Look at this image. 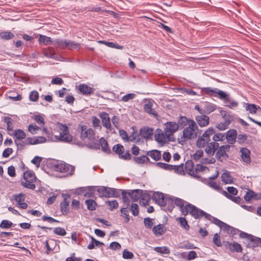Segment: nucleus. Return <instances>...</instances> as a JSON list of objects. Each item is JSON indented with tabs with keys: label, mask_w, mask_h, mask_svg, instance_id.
<instances>
[{
	"label": "nucleus",
	"mask_w": 261,
	"mask_h": 261,
	"mask_svg": "<svg viewBox=\"0 0 261 261\" xmlns=\"http://www.w3.org/2000/svg\"><path fill=\"white\" fill-rule=\"evenodd\" d=\"M224 136L225 135L223 134L218 133L214 135L213 140L215 141L214 142L222 141L224 138Z\"/></svg>",
	"instance_id": "obj_64"
},
{
	"label": "nucleus",
	"mask_w": 261,
	"mask_h": 261,
	"mask_svg": "<svg viewBox=\"0 0 261 261\" xmlns=\"http://www.w3.org/2000/svg\"><path fill=\"white\" fill-rule=\"evenodd\" d=\"M207 185L211 188L218 191H220L222 189L221 187L214 181H208L207 182Z\"/></svg>",
	"instance_id": "obj_60"
},
{
	"label": "nucleus",
	"mask_w": 261,
	"mask_h": 261,
	"mask_svg": "<svg viewBox=\"0 0 261 261\" xmlns=\"http://www.w3.org/2000/svg\"><path fill=\"white\" fill-rule=\"evenodd\" d=\"M180 126L185 127L182 134L178 138V142L181 145L185 144L187 141L197 138L200 134V130L196 123L186 117L180 116L178 119Z\"/></svg>",
	"instance_id": "obj_1"
},
{
	"label": "nucleus",
	"mask_w": 261,
	"mask_h": 261,
	"mask_svg": "<svg viewBox=\"0 0 261 261\" xmlns=\"http://www.w3.org/2000/svg\"><path fill=\"white\" fill-rule=\"evenodd\" d=\"M154 139L158 143L163 145L171 139L164 130L157 128L154 132Z\"/></svg>",
	"instance_id": "obj_11"
},
{
	"label": "nucleus",
	"mask_w": 261,
	"mask_h": 261,
	"mask_svg": "<svg viewBox=\"0 0 261 261\" xmlns=\"http://www.w3.org/2000/svg\"><path fill=\"white\" fill-rule=\"evenodd\" d=\"M228 192L222 190L221 193L222 195L225 196L227 198L231 200L236 203H239L241 200L240 197H234L238 194V190L233 187H228L227 188Z\"/></svg>",
	"instance_id": "obj_10"
},
{
	"label": "nucleus",
	"mask_w": 261,
	"mask_h": 261,
	"mask_svg": "<svg viewBox=\"0 0 261 261\" xmlns=\"http://www.w3.org/2000/svg\"><path fill=\"white\" fill-rule=\"evenodd\" d=\"M213 243L218 247L222 246L220 238L218 233H215L213 237Z\"/></svg>",
	"instance_id": "obj_62"
},
{
	"label": "nucleus",
	"mask_w": 261,
	"mask_h": 261,
	"mask_svg": "<svg viewBox=\"0 0 261 261\" xmlns=\"http://www.w3.org/2000/svg\"><path fill=\"white\" fill-rule=\"evenodd\" d=\"M13 226V223L7 220H3L0 224V227L3 229L11 228Z\"/></svg>",
	"instance_id": "obj_53"
},
{
	"label": "nucleus",
	"mask_w": 261,
	"mask_h": 261,
	"mask_svg": "<svg viewBox=\"0 0 261 261\" xmlns=\"http://www.w3.org/2000/svg\"><path fill=\"white\" fill-rule=\"evenodd\" d=\"M80 138L85 141H93L95 139V134L94 130L86 125L80 126Z\"/></svg>",
	"instance_id": "obj_8"
},
{
	"label": "nucleus",
	"mask_w": 261,
	"mask_h": 261,
	"mask_svg": "<svg viewBox=\"0 0 261 261\" xmlns=\"http://www.w3.org/2000/svg\"><path fill=\"white\" fill-rule=\"evenodd\" d=\"M219 146V144L217 142L208 143L205 146V152L208 156H212Z\"/></svg>",
	"instance_id": "obj_22"
},
{
	"label": "nucleus",
	"mask_w": 261,
	"mask_h": 261,
	"mask_svg": "<svg viewBox=\"0 0 261 261\" xmlns=\"http://www.w3.org/2000/svg\"><path fill=\"white\" fill-rule=\"evenodd\" d=\"M70 197L69 194L65 195L64 200L60 203V210L63 215H66L69 213V201L67 199Z\"/></svg>",
	"instance_id": "obj_19"
},
{
	"label": "nucleus",
	"mask_w": 261,
	"mask_h": 261,
	"mask_svg": "<svg viewBox=\"0 0 261 261\" xmlns=\"http://www.w3.org/2000/svg\"><path fill=\"white\" fill-rule=\"evenodd\" d=\"M15 37L14 34L9 31L0 32V39L8 40L13 39Z\"/></svg>",
	"instance_id": "obj_34"
},
{
	"label": "nucleus",
	"mask_w": 261,
	"mask_h": 261,
	"mask_svg": "<svg viewBox=\"0 0 261 261\" xmlns=\"http://www.w3.org/2000/svg\"><path fill=\"white\" fill-rule=\"evenodd\" d=\"M139 134L141 137L148 140L151 139L154 134V130L152 128L146 126L140 129Z\"/></svg>",
	"instance_id": "obj_17"
},
{
	"label": "nucleus",
	"mask_w": 261,
	"mask_h": 261,
	"mask_svg": "<svg viewBox=\"0 0 261 261\" xmlns=\"http://www.w3.org/2000/svg\"><path fill=\"white\" fill-rule=\"evenodd\" d=\"M80 47V44L78 43L68 40L67 48L69 49H76Z\"/></svg>",
	"instance_id": "obj_59"
},
{
	"label": "nucleus",
	"mask_w": 261,
	"mask_h": 261,
	"mask_svg": "<svg viewBox=\"0 0 261 261\" xmlns=\"http://www.w3.org/2000/svg\"><path fill=\"white\" fill-rule=\"evenodd\" d=\"M222 181L225 184H231L233 182V178L229 173L224 172L221 175Z\"/></svg>",
	"instance_id": "obj_43"
},
{
	"label": "nucleus",
	"mask_w": 261,
	"mask_h": 261,
	"mask_svg": "<svg viewBox=\"0 0 261 261\" xmlns=\"http://www.w3.org/2000/svg\"><path fill=\"white\" fill-rule=\"evenodd\" d=\"M36 177L35 173L31 171H26L23 173V179L21 181V185L28 189L34 190L36 188L35 182Z\"/></svg>",
	"instance_id": "obj_6"
},
{
	"label": "nucleus",
	"mask_w": 261,
	"mask_h": 261,
	"mask_svg": "<svg viewBox=\"0 0 261 261\" xmlns=\"http://www.w3.org/2000/svg\"><path fill=\"white\" fill-rule=\"evenodd\" d=\"M154 250L158 253H161V254H168L170 253V251L169 249L166 247H155Z\"/></svg>",
	"instance_id": "obj_50"
},
{
	"label": "nucleus",
	"mask_w": 261,
	"mask_h": 261,
	"mask_svg": "<svg viewBox=\"0 0 261 261\" xmlns=\"http://www.w3.org/2000/svg\"><path fill=\"white\" fill-rule=\"evenodd\" d=\"M81 93L84 95H89L93 92V88H91L86 84H80L78 88Z\"/></svg>",
	"instance_id": "obj_29"
},
{
	"label": "nucleus",
	"mask_w": 261,
	"mask_h": 261,
	"mask_svg": "<svg viewBox=\"0 0 261 261\" xmlns=\"http://www.w3.org/2000/svg\"><path fill=\"white\" fill-rule=\"evenodd\" d=\"M195 119L200 127L206 126L210 123V118L206 115H201L197 116L195 117Z\"/></svg>",
	"instance_id": "obj_24"
},
{
	"label": "nucleus",
	"mask_w": 261,
	"mask_h": 261,
	"mask_svg": "<svg viewBox=\"0 0 261 261\" xmlns=\"http://www.w3.org/2000/svg\"><path fill=\"white\" fill-rule=\"evenodd\" d=\"M3 120L4 122L7 124V129L8 130H12L14 127L13 120L11 118L8 116L4 117Z\"/></svg>",
	"instance_id": "obj_42"
},
{
	"label": "nucleus",
	"mask_w": 261,
	"mask_h": 261,
	"mask_svg": "<svg viewBox=\"0 0 261 261\" xmlns=\"http://www.w3.org/2000/svg\"><path fill=\"white\" fill-rule=\"evenodd\" d=\"M57 245V242L56 240L54 239H50L49 240H47L45 242V246L47 251L50 252L54 250L56 246Z\"/></svg>",
	"instance_id": "obj_33"
},
{
	"label": "nucleus",
	"mask_w": 261,
	"mask_h": 261,
	"mask_svg": "<svg viewBox=\"0 0 261 261\" xmlns=\"http://www.w3.org/2000/svg\"><path fill=\"white\" fill-rule=\"evenodd\" d=\"M245 109L251 114H255L258 109H261L258 106H257L254 104L246 103Z\"/></svg>",
	"instance_id": "obj_45"
},
{
	"label": "nucleus",
	"mask_w": 261,
	"mask_h": 261,
	"mask_svg": "<svg viewBox=\"0 0 261 261\" xmlns=\"http://www.w3.org/2000/svg\"><path fill=\"white\" fill-rule=\"evenodd\" d=\"M255 195V192L252 190H248L245 195L244 196V199L245 200L249 201L251 199H253V196Z\"/></svg>",
	"instance_id": "obj_61"
},
{
	"label": "nucleus",
	"mask_w": 261,
	"mask_h": 261,
	"mask_svg": "<svg viewBox=\"0 0 261 261\" xmlns=\"http://www.w3.org/2000/svg\"><path fill=\"white\" fill-rule=\"evenodd\" d=\"M14 136L15 138V140H21L25 139L26 137V134L25 132L20 129H17L14 130Z\"/></svg>",
	"instance_id": "obj_35"
},
{
	"label": "nucleus",
	"mask_w": 261,
	"mask_h": 261,
	"mask_svg": "<svg viewBox=\"0 0 261 261\" xmlns=\"http://www.w3.org/2000/svg\"><path fill=\"white\" fill-rule=\"evenodd\" d=\"M51 169L56 172L66 173L67 175H71L74 172V167L65 163L53 164Z\"/></svg>",
	"instance_id": "obj_7"
},
{
	"label": "nucleus",
	"mask_w": 261,
	"mask_h": 261,
	"mask_svg": "<svg viewBox=\"0 0 261 261\" xmlns=\"http://www.w3.org/2000/svg\"><path fill=\"white\" fill-rule=\"evenodd\" d=\"M42 127L37 126L35 123H31L28 126V130L32 135L37 134L38 132L40 130Z\"/></svg>",
	"instance_id": "obj_36"
},
{
	"label": "nucleus",
	"mask_w": 261,
	"mask_h": 261,
	"mask_svg": "<svg viewBox=\"0 0 261 261\" xmlns=\"http://www.w3.org/2000/svg\"><path fill=\"white\" fill-rule=\"evenodd\" d=\"M99 143L100 144L102 149L104 152L108 153L110 152V149L109 148L108 143L103 138L100 139Z\"/></svg>",
	"instance_id": "obj_44"
},
{
	"label": "nucleus",
	"mask_w": 261,
	"mask_h": 261,
	"mask_svg": "<svg viewBox=\"0 0 261 261\" xmlns=\"http://www.w3.org/2000/svg\"><path fill=\"white\" fill-rule=\"evenodd\" d=\"M24 143L28 145L38 144L37 137H28L24 140Z\"/></svg>",
	"instance_id": "obj_54"
},
{
	"label": "nucleus",
	"mask_w": 261,
	"mask_h": 261,
	"mask_svg": "<svg viewBox=\"0 0 261 261\" xmlns=\"http://www.w3.org/2000/svg\"><path fill=\"white\" fill-rule=\"evenodd\" d=\"M221 113L225 121L219 123L216 127L218 129L223 130L228 128V126L232 120V118L230 115H227L226 112L224 111H221Z\"/></svg>",
	"instance_id": "obj_15"
},
{
	"label": "nucleus",
	"mask_w": 261,
	"mask_h": 261,
	"mask_svg": "<svg viewBox=\"0 0 261 261\" xmlns=\"http://www.w3.org/2000/svg\"><path fill=\"white\" fill-rule=\"evenodd\" d=\"M207 220H208L217 225L218 227H219L221 229L223 228V226L224 224V222L221 221V220L218 219L217 218L215 217H213L211 216V218L210 219H206Z\"/></svg>",
	"instance_id": "obj_52"
},
{
	"label": "nucleus",
	"mask_w": 261,
	"mask_h": 261,
	"mask_svg": "<svg viewBox=\"0 0 261 261\" xmlns=\"http://www.w3.org/2000/svg\"><path fill=\"white\" fill-rule=\"evenodd\" d=\"M185 171L189 175L196 178H199L200 172H207L209 171L208 168L200 164H197L194 167V163L192 160H188L185 166Z\"/></svg>",
	"instance_id": "obj_5"
},
{
	"label": "nucleus",
	"mask_w": 261,
	"mask_h": 261,
	"mask_svg": "<svg viewBox=\"0 0 261 261\" xmlns=\"http://www.w3.org/2000/svg\"><path fill=\"white\" fill-rule=\"evenodd\" d=\"M54 43L58 47L61 48L62 49H65L67 47L68 40L57 39L54 41Z\"/></svg>",
	"instance_id": "obj_32"
},
{
	"label": "nucleus",
	"mask_w": 261,
	"mask_h": 261,
	"mask_svg": "<svg viewBox=\"0 0 261 261\" xmlns=\"http://www.w3.org/2000/svg\"><path fill=\"white\" fill-rule=\"evenodd\" d=\"M215 129L213 127H210L207 129L200 137L198 138L197 141V145L199 148H203L210 141V136L214 134Z\"/></svg>",
	"instance_id": "obj_9"
},
{
	"label": "nucleus",
	"mask_w": 261,
	"mask_h": 261,
	"mask_svg": "<svg viewBox=\"0 0 261 261\" xmlns=\"http://www.w3.org/2000/svg\"><path fill=\"white\" fill-rule=\"evenodd\" d=\"M201 91L203 94L218 97L220 99L223 100L225 103H229V105H226V106L229 108H236L238 106V102L232 99L228 93L218 88L204 87L201 89Z\"/></svg>",
	"instance_id": "obj_2"
},
{
	"label": "nucleus",
	"mask_w": 261,
	"mask_h": 261,
	"mask_svg": "<svg viewBox=\"0 0 261 261\" xmlns=\"http://www.w3.org/2000/svg\"><path fill=\"white\" fill-rule=\"evenodd\" d=\"M38 41L40 43H42L45 45L51 44L53 42L51 38L43 35H39Z\"/></svg>",
	"instance_id": "obj_37"
},
{
	"label": "nucleus",
	"mask_w": 261,
	"mask_h": 261,
	"mask_svg": "<svg viewBox=\"0 0 261 261\" xmlns=\"http://www.w3.org/2000/svg\"><path fill=\"white\" fill-rule=\"evenodd\" d=\"M13 199L16 202L17 205L18 207L22 209L27 208L28 205L24 201L25 196L24 194L19 193L18 194H14L13 195Z\"/></svg>",
	"instance_id": "obj_16"
},
{
	"label": "nucleus",
	"mask_w": 261,
	"mask_h": 261,
	"mask_svg": "<svg viewBox=\"0 0 261 261\" xmlns=\"http://www.w3.org/2000/svg\"><path fill=\"white\" fill-rule=\"evenodd\" d=\"M147 155L155 161L160 160L162 156L161 152L158 150H152L148 151Z\"/></svg>",
	"instance_id": "obj_30"
},
{
	"label": "nucleus",
	"mask_w": 261,
	"mask_h": 261,
	"mask_svg": "<svg viewBox=\"0 0 261 261\" xmlns=\"http://www.w3.org/2000/svg\"><path fill=\"white\" fill-rule=\"evenodd\" d=\"M39 98V93L35 90L31 92L29 95V99L31 101H36Z\"/></svg>",
	"instance_id": "obj_56"
},
{
	"label": "nucleus",
	"mask_w": 261,
	"mask_h": 261,
	"mask_svg": "<svg viewBox=\"0 0 261 261\" xmlns=\"http://www.w3.org/2000/svg\"><path fill=\"white\" fill-rule=\"evenodd\" d=\"M134 160L136 163L139 164H147L150 162L149 159L146 155L134 157Z\"/></svg>",
	"instance_id": "obj_39"
},
{
	"label": "nucleus",
	"mask_w": 261,
	"mask_h": 261,
	"mask_svg": "<svg viewBox=\"0 0 261 261\" xmlns=\"http://www.w3.org/2000/svg\"><path fill=\"white\" fill-rule=\"evenodd\" d=\"M176 221L179 223L180 226L186 230L190 229V226L188 224V222L186 218L184 217H178L176 218Z\"/></svg>",
	"instance_id": "obj_38"
},
{
	"label": "nucleus",
	"mask_w": 261,
	"mask_h": 261,
	"mask_svg": "<svg viewBox=\"0 0 261 261\" xmlns=\"http://www.w3.org/2000/svg\"><path fill=\"white\" fill-rule=\"evenodd\" d=\"M99 196L105 197H115L117 196L115 189L101 187L97 189Z\"/></svg>",
	"instance_id": "obj_13"
},
{
	"label": "nucleus",
	"mask_w": 261,
	"mask_h": 261,
	"mask_svg": "<svg viewBox=\"0 0 261 261\" xmlns=\"http://www.w3.org/2000/svg\"><path fill=\"white\" fill-rule=\"evenodd\" d=\"M173 171L180 175L185 174V170L184 168V164H181L179 165H174Z\"/></svg>",
	"instance_id": "obj_51"
},
{
	"label": "nucleus",
	"mask_w": 261,
	"mask_h": 261,
	"mask_svg": "<svg viewBox=\"0 0 261 261\" xmlns=\"http://www.w3.org/2000/svg\"><path fill=\"white\" fill-rule=\"evenodd\" d=\"M166 231V228L163 224H159L155 226L152 228V231L155 236H161Z\"/></svg>",
	"instance_id": "obj_27"
},
{
	"label": "nucleus",
	"mask_w": 261,
	"mask_h": 261,
	"mask_svg": "<svg viewBox=\"0 0 261 261\" xmlns=\"http://www.w3.org/2000/svg\"><path fill=\"white\" fill-rule=\"evenodd\" d=\"M237 137V132L236 129H230L226 133V138L228 142L230 144H233Z\"/></svg>",
	"instance_id": "obj_25"
},
{
	"label": "nucleus",
	"mask_w": 261,
	"mask_h": 261,
	"mask_svg": "<svg viewBox=\"0 0 261 261\" xmlns=\"http://www.w3.org/2000/svg\"><path fill=\"white\" fill-rule=\"evenodd\" d=\"M99 116L102 120L103 126L109 130H111L112 126L109 114L105 112H102L99 114Z\"/></svg>",
	"instance_id": "obj_21"
},
{
	"label": "nucleus",
	"mask_w": 261,
	"mask_h": 261,
	"mask_svg": "<svg viewBox=\"0 0 261 261\" xmlns=\"http://www.w3.org/2000/svg\"><path fill=\"white\" fill-rule=\"evenodd\" d=\"M33 119L38 123V124L42 127V130L45 135L48 136L49 131L47 128L45 126V121L43 117L41 115H36L33 116Z\"/></svg>",
	"instance_id": "obj_23"
},
{
	"label": "nucleus",
	"mask_w": 261,
	"mask_h": 261,
	"mask_svg": "<svg viewBox=\"0 0 261 261\" xmlns=\"http://www.w3.org/2000/svg\"><path fill=\"white\" fill-rule=\"evenodd\" d=\"M106 202L108 204L109 209L111 211L117 208L118 207V203L116 200L108 201Z\"/></svg>",
	"instance_id": "obj_55"
},
{
	"label": "nucleus",
	"mask_w": 261,
	"mask_h": 261,
	"mask_svg": "<svg viewBox=\"0 0 261 261\" xmlns=\"http://www.w3.org/2000/svg\"><path fill=\"white\" fill-rule=\"evenodd\" d=\"M142 190H136L130 193V198L134 201H137L142 195Z\"/></svg>",
	"instance_id": "obj_40"
},
{
	"label": "nucleus",
	"mask_w": 261,
	"mask_h": 261,
	"mask_svg": "<svg viewBox=\"0 0 261 261\" xmlns=\"http://www.w3.org/2000/svg\"><path fill=\"white\" fill-rule=\"evenodd\" d=\"M58 126L60 135H53L49 133L47 137L49 142H64L69 143L72 141V136L69 134V128L66 124L58 123Z\"/></svg>",
	"instance_id": "obj_3"
},
{
	"label": "nucleus",
	"mask_w": 261,
	"mask_h": 261,
	"mask_svg": "<svg viewBox=\"0 0 261 261\" xmlns=\"http://www.w3.org/2000/svg\"><path fill=\"white\" fill-rule=\"evenodd\" d=\"M85 203L89 210L93 211L96 209V203L94 200L91 199L86 200Z\"/></svg>",
	"instance_id": "obj_47"
},
{
	"label": "nucleus",
	"mask_w": 261,
	"mask_h": 261,
	"mask_svg": "<svg viewBox=\"0 0 261 261\" xmlns=\"http://www.w3.org/2000/svg\"><path fill=\"white\" fill-rule=\"evenodd\" d=\"M204 108V113L210 114L216 109L217 106L213 103L206 102Z\"/></svg>",
	"instance_id": "obj_41"
},
{
	"label": "nucleus",
	"mask_w": 261,
	"mask_h": 261,
	"mask_svg": "<svg viewBox=\"0 0 261 261\" xmlns=\"http://www.w3.org/2000/svg\"><path fill=\"white\" fill-rule=\"evenodd\" d=\"M240 152L242 160L246 164H249L251 163L250 151L245 147L240 149Z\"/></svg>",
	"instance_id": "obj_20"
},
{
	"label": "nucleus",
	"mask_w": 261,
	"mask_h": 261,
	"mask_svg": "<svg viewBox=\"0 0 261 261\" xmlns=\"http://www.w3.org/2000/svg\"><path fill=\"white\" fill-rule=\"evenodd\" d=\"M152 199L156 203L161 206H164L166 205L167 199L162 193L159 192L154 193L153 194Z\"/></svg>",
	"instance_id": "obj_18"
},
{
	"label": "nucleus",
	"mask_w": 261,
	"mask_h": 261,
	"mask_svg": "<svg viewBox=\"0 0 261 261\" xmlns=\"http://www.w3.org/2000/svg\"><path fill=\"white\" fill-rule=\"evenodd\" d=\"M113 150L118 154L120 158L124 160H129L131 159V154L129 150L124 153V147L122 145L118 144L114 146Z\"/></svg>",
	"instance_id": "obj_14"
},
{
	"label": "nucleus",
	"mask_w": 261,
	"mask_h": 261,
	"mask_svg": "<svg viewBox=\"0 0 261 261\" xmlns=\"http://www.w3.org/2000/svg\"><path fill=\"white\" fill-rule=\"evenodd\" d=\"M248 136L246 134H239L237 138V142L239 144H244L247 141Z\"/></svg>",
	"instance_id": "obj_57"
},
{
	"label": "nucleus",
	"mask_w": 261,
	"mask_h": 261,
	"mask_svg": "<svg viewBox=\"0 0 261 261\" xmlns=\"http://www.w3.org/2000/svg\"><path fill=\"white\" fill-rule=\"evenodd\" d=\"M172 201L177 206L179 207L180 211L183 214V211L186 208L185 204L187 202L179 198H174Z\"/></svg>",
	"instance_id": "obj_31"
},
{
	"label": "nucleus",
	"mask_w": 261,
	"mask_h": 261,
	"mask_svg": "<svg viewBox=\"0 0 261 261\" xmlns=\"http://www.w3.org/2000/svg\"><path fill=\"white\" fill-rule=\"evenodd\" d=\"M223 231L226 232L228 233L231 234H234L236 233V231H238L237 229L234 228L233 227L228 225L226 223H224L223 228L222 229Z\"/></svg>",
	"instance_id": "obj_46"
},
{
	"label": "nucleus",
	"mask_w": 261,
	"mask_h": 261,
	"mask_svg": "<svg viewBox=\"0 0 261 261\" xmlns=\"http://www.w3.org/2000/svg\"><path fill=\"white\" fill-rule=\"evenodd\" d=\"M54 232L56 234L64 236L66 234V231L65 229L61 227H56L54 229Z\"/></svg>",
	"instance_id": "obj_58"
},
{
	"label": "nucleus",
	"mask_w": 261,
	"mask_h": 261,
	"mask_svg": "<svg viewBox=\"0 0 261 261\" xmlns=\"http://www.w3.org/2000/svg\"><path fill=\"white\" fill-rule=\"evenodd\" d=\"M164 132L167 133L171 139L174 134L178 130L180 125L178 122L176 123L174 121H168L164 124Z\"/></svg>",
	"instance_id": "obj_12"
},
{
	"label": "nucleus",
	"mask_w": 261,
	"mask_h": 261,
	"mask_svg": "<svg viewBox=\"0 0 261 261\" xmlns=\"http://www.w3.org/2000/svg\"><path fill=\"white\" fill-rule=\"evenodd\" d=\"M153 103L150 101H148L144 105V110L145 112L148 114L151 115L154 117H157L158 114L155 113V112L152 109Z\"/></svg>",
	"instance_id": "obj_28"
},
{
	"label": "nucleus",
	"mask_w": 261,
	"mask_h": 261,
	"mask_svg": "<svg viewBox=\"0 0 261 261\" xmlns=\"http://www.w3.org/2000/svg\"><path fill=\"white\" fill-rule=\"evenodd\" d=\"M136 96V94L134 93H129L123 96L121 100L124 102H127L130 99H134Z\"/></svg>",
	"instance_id": "obj_63"
},
{
	"label": "nucleus",
	"mask_w": 261,
	"mask_h": 261,
	"mask_svg": "<svg viewBox=\"0 0 261 261\" xmlns=\"http://www.w3.org/2000/svg\"><path fill=\"white\" fill-rule=\"evenodd\" d=\"M43 54L44 56L49 58H54L55 55V52L51 48L44 49L43 50Z\"/></svg>",
	"instance_id": "obj_48"
},
{
	"label": "nucleus",
	"mask_w": 261,
	"mask_h": 261,
	"mask_svg": "<svg viewBox=\"0 0 261 261\" xmlns=\"http://www.w3.org/2000/svg\"><path fill=\"white\" fill-rule=\"evenodd\" d=\"M189 214L195 219H200L202 217H204L205 219H210L211 217L210 214L188 203L186 204V208L183 211V215L187 216Z\"/></svg>",
	"instance_id": "obj_4"
},
{
	"label": "nucleus",
	"mask_w": 261,
	"mask_h": 261,
	"mask_svg": "<svg viewBox=\"0 0 261 261\" xmlns=\"http://www.w3.org/2000/svg\"><path fill=\"white\" fill-rule=\"evenodd\" d=\"M225 246L230 251L233 252H241L242 251V247L241 245L237 242L230 243L227 242Z\"/></svg>",
	"instance_id": "obj_26"
},
{
	"label": "nucleus",
	"mask_w": 261,
	"mask_h": 261,
	"mask_svg": "<svg viewBox=\"0 0 261 261\" xmlns=\"http://www.w3.org/2000/svg\"><path fill=\"white\" fill-rule=\"evenodd\" d=\"M122 200L124 203L126 205V207L128 206L130 204V193H126L125 192H122Z\"/></svg>",
	"instance_id": "obj_49"
}]
</instances>
